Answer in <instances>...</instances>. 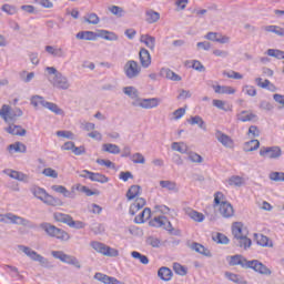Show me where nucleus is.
<instances>
[{
  "instance_id": "obj_49",
  "label": "nucleus",
  "mask_w": 284,
  "mask_h": 284,
  "mask_svg": "<svg viewBox=\"0 0 284 284\" xmlns=\"http://www.w3.org/2000/svg\"><path fill=\"white\" fill-rule=\"evenodd\" d=\"M123 93L126 94V97H130V99H135L138 101L139 98V90L134 87H124Z\"/></svg>"
},
{
  "instance_id": "obj_29",
  "label": "nucleus",
  "mask_w": 284,
  "mask_h": 284,
  "mask_svg": "<svg viewBox=\"0 0 284 284\" xmlns=\"http://www.w3.org/2000/svg\"><path fill=\"white\" fill-rule=\"evenodd\" d=\"M75 38L84 41H97L98 36L93 31H80L77 33Z\"/></svg>"
},
{
  "instance_id": "obj_48",
  "label": "nucleus",
  "mask_w": 284,
  "mask_h": 284,
  "mask_svg": "<svg viewBox=\"0 0 284 284\" xmlns=\"http://www.w3.org/2000/svg\"><path fill=\"white\" fill-rule=\"evenodd\" d=\"M214 108H217V110H223L224 112H232V105L226 104L223 100H213Z\"/></svg>"
},
{
  "instance_id": "obj_31",
  "label": "nucleus",
  "mask_w": 284,
  "mask_h": 284,
  "mask_svg": "<svg viewBox=\"0 0 284 284\" xmlns=\"http://www.w3.org/2000/svg\"><path fill=\"white\" fill-rule=\"evenodd\" d=\"M158 276L162 281H171L172 280V270L168 266H162L158 271Z\"/></svg>"
},
{
  "instance_id": "obj_62",
  "label": "nucleus",
  "mask_w": 284,
  "mask_h": 284,
  "mask_svg": "<svg viewBox=\"0 0 284 284\" xmlns=\"http://www.w3.org/2000/svg\"><path fill=\"white\" fill-rule=\"evenodd\" d=\"M146 244L151 245V247H161V240L154 236H149L146 239Z\"/></svg>"
},
{
  "instance_id": "obj_35",
  "label": "nucleus",
  "mask_w": 284,
  "mask_h": 284,
  "mask_svg": "<svg viewBox=\"0 0 284 284\" xmlns=\"http://www.w3.org/2000/svg\"><path fill=\"white\" fill-rule=\"evenodd\" d=\"M171 150L174 152H180V154H187V144L185 142H173L171 144Z\"/></svg>"
},
{
  "instance_id": "obj_53",
  "label": "nucleus",
  "mask_w": 284,
  "mask_h": 284,
  "mask_svg": "<svg viewBox=\"0 0 284 284\" xmlns=\"http://www.w3.org/2000/svg\"><path fill=\"white\" fill-rule=\"evenodd\" d=\"M84 21L87 23H90L91 26H98V23L101 21V19L99 18V16L97 13H88L84 17Z\"/></svg>"
},
{
  "instance_id": "obj_2",
  "label": "nucleus",
  "mask_w": 284,
  "mask_h": 284,
  "mask_svg": "<svg viewBox=\"0 0 284 284\" xmlns=\"http://www.w3.org/2000/svg\"><path fill=\"white\" fill-rule=\"evenodd\" d=\"M45 71L49 74L48 81L57 88V90H70V80L63 73L59 72L54 67H47Z\"/></svg>"
},
{
  "instance_id": "obj_28",
  "label": "nucleus",
  "mask_w": 284,
  "mask_h": 284,
  "mask_svg": "<svg viewBox=\"0 0 284 284\" xmlns=\"http://www.w3.org/2000/svg\"><path fill=\"white\" fill-rule=\"evenodd\" d=\"M190 125H197L200 130H203L204 132H207V124H205V121L201 115L191 116L190 120H187Z\"/></svg>"
},
{
  "instance_id": "obj_3",
  "label": "nucleus",
  "mask_w": 284,
  "mask_h": 284,
  "mask_svg": "<svg viewBox=\"0 0 284 284\" xmlns=\"http://www.w3.org/2000/svg\"><path fill=\"white\" fill-rule=\"evenodd\" d=\"M32 194L36 196V199H39V201H42V203L45 205H51V207H61V205H63V201H61V199L50 195L42 187H33Z\"/></svg>"
},
{
  "instance_id": "obj_64",
  "label": "nucleus",
  "mask_w": 284,
  "mask_h": 284,
  "mask_svg": "<svg viewBox=\"0 0 284 284\" xmlns=\"http://www.w3.org/2000/svg\"><path fill=\"white\" fill-rule=\"evenodd\" d=\"M104 256L116 257L119 256V250L106 246V250L104 251Z\"/></svg>"
},
{
  "instance_id": "obj_10",
  "label": "nucleus",
  "mask_w": 284,
  "mask_h": 284,
  "mask_svg": "<svg viewBox=\"0 0 284 284\" xmlns=\"http://www.w3.org/2000/svg\"><path fill=\"white\" fill-rule=\"evenodd\" d=\"M161 100L159 98L138 99L132 102L133 108H143V110H152V108H159Z\"/></svg>"
},
{
  "instance_id": "obj_11",
  "label": "nucleus",
  "mask_w": 284,
  "mask_h": 284,
  "mask_svg": "<svg viewBox=\"0 0 284 284\" xmlns=\"http://www.w3.org/2000/svg\"><path fill=\"white\" fill-rule=\"evenodd\" d=\"M0 116L4 120L8 121L10 119L11 121L17 119V116H23V111L19 108L16 109H10V105L3 104L1 110H0Z\"/></svg>"
},
{
  "instance_id": "obj_19",
  "label": "nucleus",
  "mask_w": 284,
  "mask_h": 284,
  "mask_svg": "<svg viewBox=\"0 0 284 284\" xmlns=\"http://www.w3.org/2000/svg\"><path fill=\"white\" fill-rule=\"evenodd\" d=\"M140 63L143 68H148L152 65V57L150 55V51L148 49L142 48L139 52Z\"/></svg>"
},
{
  "instance_id": "obj_1",
  "label": "nucleus",
  "mask_w": 284,
  "mask_h": 284,
  "mask_svg": "<svg viewBox=\"0 0 284 284\" xmlns=\"http://www.w3.org/2000/svg\"><path fill=\"white\" fill-rule=\"evenodd\" d=\"M233 243L236 247L242 250H250L252 247V240L247 237V231L243 227L241 222L232 224Z\"/></svg>"
},
{
  "instance_id": "obj_23",
  "label": "nucleus",
  "mask_w": 284,
  "mask_h": 284,
  "mask_svg": "<svg viewBox=\"0 0 284 284\" xmlns=\"http://www.w3.org/2000/svg\"><path fill=\"white\" fill-rule=\"evenodd\" d=\"M94 278L104 284H123V282L116 280V277H112L103 273H95Z\"/></svg>"
},
{
  "instance_id": "obj_44",
  "label": "nucleus",
  "mask_w": 284,
  "mask_h": 284,
  "mask_svg": "<svg viewBox=\"0 0 284 284\" xmlns=\"http://www.w3.org/2000/svg\"><path fill=\"white\" fill-rule=\"evenodd\" d=\"M161 74L162 77H165V79H170L171 81H181V75L174 73V71L170 69H162Z\"/></svg>"
},
{
  "instance_id": "obj_56",
  "label": "nucleus",
  "mask_w": 284,
  "mask_h": 284,
  "mask_svg": "<svg viewBox=\"0 0 284 284\" xmlns=\"http://www.w3.org/2000/svg\"><path fill=\"white\" fill-rule=\"evenodd\" d=\"M190 63H192L191 68H193V70H196L197 72H205V67L203 65V63H201V61H186L185 65H190Z\"/></svg>"
},
{
  "instance_id": "obj_27",
  "label": "nucleus",
  "mask_w": 284,
  "mask_h": 284,
  "mask_svg": "<svg viewBox=\"0 0 284 284\" xmlns=\"http://www.w3.org/2000/svg\"><path fill=\"white\" fill-rule=\"evenodd\" d=\"M211 88L214 90L215 94H234V92H236L232 87L211 84Z\"/></svg>"
},
{
  "instance_id": "obj_51",
  "label": "nucleus",
  "mask_w": 284,
  "mask_h": 284,
  "mask_svg": "<svg viewBox=\"0 0 284 284\" xmlns=\"http://www.w3.org/2000/svg\"><path fill=\"white\" fill-rule=\"evenodd\" d=\"M161 19V14L154 10L146 11V21L149 23H156Z\"/></svg>"
},
{
  "instance_id": "obj_6",
  "label": "nucleus",
  "mask_w": 284,
  "mask_h": 284,
  "mask_svg": "<svg viewBox=\"0 0 284 284\" xmlns=\"http://www.w3.org/2000/svg\"><path fill=\"white\" fill-rule=\"evenodd\" d=\"M18 247H19V250H21V252H23L27 256H29V258H31V261H36L37 263H40L41 267H47V268L52 267V264L50 263V261L48 258H45L41 254L37 253L29 246L19 245Z\"/></svg>"
},
{
  "instance_id": "obj_59",
  "label": "nucleus",
  "mask_w": 284,
  "mask_h": 284,
  "mask_svg": "<svg viewBox=\"0 0 284 284\" xmlns=\"http://www.w3.org/2000/svg\"><path fill=\"white\" fill-rule=\"evenodd\" d=\"M130 160L133 162V163H140V164H145V156H143L142 153H134L131 155Z\"/></svg>"
},
{
  "instance_id": "obj_55",
  "label": "nucleus",
  "mask_w": 284,
  "mask_h": 284,
  "mask_svg": "<svg viewBox=\"0 0 284 284\" xmlns=\"http://www.w3.org/2000/svg\"><path fill=\"white\" fill-rule=\"evenodd\" d=\"M213 241L220 243V245H227L230 243V239L223 233H216V235L213 236Z\"/></svg>"
},
{
  "instance_id": "obj_13",
  "label": "nucleus",
  "mask_w": 284,
  "mask_h": 284,
  "mask_svg": "<svg viewBox=\"0 0 284 284\" xmlns=\"http://www.w3.org/2000/svg\"><path fill=\"white\" fill-rule=\"evenodd\" d=\"M150 225L152 227H163L164 230H166V232H169V234H174V227H172V222L165 216L154 217L150 222Z\"/></svg>"
},
{
  "instance_id": "obj_37",
  "label": "nucleus",
  "mask_w": 284,
  "mask_h": 284,
  "mask_svg": "<svg viewBox=\"0 0 284 284\" xmlns=\"http://www.w3.org/2000/svg\"><path fill=\"white\" fill-rule=\"evenodd\" d=\"M30 102H31V105L36 108V110H39L40 105L42 108H45V103H48V101H45V99L41 95H32L30 99Z\"/></svg>"
},
{
  "instance_id": "obj_30",
  "label": "nucleus",
  "mask_w": 284,
  "mask_h": 284,
  "mask_svg": "<svg viewBox=\"0 0 284 284\" xmlns=\"http://www.w3.org/2000/svg\"><path fill=\"white\" fill-rule=\"evenodd\" d=\"M141 194V185L133 184L130 186V189L126 192V199L128 201H133V199H136Z\"/></svg>"
},
{
  "instance_id": "obj_4",
  "label": "nucleus",
  "mask_w": 284,
  "mask_h": 284,
  "mask_svg": "<svg viewBox=\"0 0 284 284\" xmlns=\"http://www.w3.org/2000/svg\"><path fill=\"white\" fill-rule=\"evenodd\" d=\"M225 196L221 192L214 194V207L219 205V212L223 219H232L234 216V206L227 201H223Z\"/></svg>"
},
{
  "instance_id": "obj_43",
  "label": "nucleus",
  "mask_w": 284,
  "mask_h": 284,
  "mask_svg": "<svg viewBox=\"0 0 284 284\" xmlns=\"http://www.w3.org/2000/svg\"><path fill=\"white\" fill-rule=\"evenodd\" d=\"M7 132H9V134H13L14 136H26V129L19 126V125H10L7 129Z\"/></svg>"
},
{
  "instance_id": "obj_32",
  "label": "nucleus",
  "mask_w": 284,
  "mask_h": 284,
  "mask_svg": "<svg viewBox=\"0 0 284 284\" xmlns=\"http://www.w3.org/2000/svg\"><path fill=\"white\" fill-rule=\"evenodd\" d=\"M45 52H48V54H51V57H58V58L65 57V52L63 51L62 48H57L53 45H47Z\"/></svg>"
},
{
  "instance_id": "obj_15",
  "label": "nucleus",
  "mask_w": 284,
  "mask_h": 284,
  "mask_svg": "<svg viewBox=\"0 0 284 284\" xmlns=\"http://www.w3.org/2000/svg\"><path fill=\"white\" fill-rule=\"evenodd\" d=\"M215 139L221 143L224 148L232 149L234 148V140L230 138V135L223 133L222 131L215 132Z\"/></svg>"
},
{
  "instance_id": "obj_22",
  "label": "nucleus",
  "mask_w": 284,
  "mask_h": 284,
  "mask_svg": "<svg viewBox=\"0 0 284 284\" xmlns=\"http://www.w3.org/2000/svg\"><path fill=\"white\" fill-rule=\"evenodd\" d=\"M83 174H88L90 181H94L95 183H108L110 179L101 173H94L88 170H83Z\"/></svg>"
},
{
  "instance_id": "obj_42",
  "label": "nucleus",
  "mask_w": 284,
  "mask_h": 284,
  "mask_svg": "<svg viewBox=\"0 0 284 284\" xmlns=\"http://www.w3.org/2000/svg\"><path fill=\"white\" fill-rule=\"evenodd\" d=\"M261 148V142L258 140H251L244 143V152H254Z\"/></svg>"
},
{
  "instance_id": "obj_38",
  "label": "nucleus",
  "mask_w": 284,
  "mask_h": 284,
  "mask_svg": "<svg viewBox=\"0 0 284 284\" xmlns=\"http://www.w3.org/2000/svg\"><path fill=\"white\" fill-rule=\"evenodd\" d=\"M150 216H152V210H150V207H145L141 212V214L135 216L134 222L135 223H145V221H148V219H150Z\"/></svg>"
},
{
  "instance_id": "obj_41",
  "label": "nucleus",
  "mask_w": 284,
  "mask_h": 284,
  "mask_svg": "<svg viewBox=\"0 0 284 284\" xmlns=\"http://www.w3.org/2000/svg\"><path fill=\"white\" fill-rule=\"evenodd\" d=\"M9 152H20L22 154H26L28 148L26 146V144L21 143V142H16L13 144H10L8 146Z\"/></svg>"
},
{
  "instance_id": "obj_58",
  "label": "nucleus",
  "mask_w": 284,
  "mask_h": 284,
  "mask_svg": "<svg viewBox=\"0 0 284 284\" xmlns=\"http://www.w3.org/2000/svg\"><path fill=\"white\" fill-rule=\"evenodd\" d=\"M266 54H268V57H274L275 59H284V51L278 49H268Z\"/></svg>"
},
{
  "instance_id": "obj_17",
  "label": "nucleus",
  "mask_w": 284,
  "mask_h": 284,
  "mask_svg": "<svg viewBox=\"0 0 284 284\" xmlns=\"http://www.w3.org/2000/svg\"><path fill=\"white\" fill-rule=\"evenodd\" d=\"M204 39H207V41H215L216 43L225 44L230 41V37L223 36L219 32H209L204 37Z\"/></svg>"
},
{
  "instance_id": "obj_45",
  "label": "nucleus",
  "mask_w": 284,
  "mask_h": 284,
  "mask_svg": "<svg viewBox=\"0 0 284 284\" xmlns=\"http://www.w3.org/2000/svg\"><path fill=\"white\" fill-rule=\"evenodd\" d=\"M160 185L164 187V190H169L170 192H179V187H176V182H172L170 180L160 181Z\"/></svg>"
},
{
  "instance_id": "obj_7",
  "label": "nucleus",
  "mask_w": 284,
  "mask_h": 284,
  "mask_svg": "<svg viewBox=\"0 0 284 284\" xmlns=\"http://www.w3.org/2000/svg\"><path fill=\"white\" fill-rule=\"evenodd\" d=\"M53 216L58 223H64L65 225H69V227H74V230H83V227H85V223L74 221L72 215L57 212Z\"/></svg>"
},
{
  "instance_id": "obj_46",
  "label": "nucleus",
  "mask_w": 284,
  "mask_h": 284,
  "mask_svg": "<svg viewBox=\"0 0 284 284\" xmlns=\"http://www.w3.org/2000/svg\"><path fill=\"white\" fill-rule=\"evenodd\" d=\"M186 214L190 216V219L196 221L197 223H203V221H205V215H203V213H199V211L189 210Z\"/></svg>"
},
{
  "instance_id": "obj_63",
  "label": "nucleus",
  "mask_w": 284,
  "mask_h": 284,
  "mask_svg": "<svg viewBox=\"0 0 284 284\" xmlns=\"http://www.w3.org/2000/svg\"><path fill=\"white\" fill-rule=\"evenodd\" d=\"M42 174H44V176H50L51 179H58L59 178V173L53 170L52 168H47L42 171Z\"/></svg>"
},
{
  "instance_id": "obj_52",
  "label": "nucleus",
  "mask_w": 284,
  "mask_h": 284,
  "mask_svg": "<svg viewBox=\"0 0 284 284\" xmlns=\"http://www.w3.org/2000/svg\"><path fill=\"white\" fill-rule=\"evenodd\" d=\"M229 185L234 186V187H241L244 183L243 178L239 176V175H232L229 180H227Z\"/></svg>"
},
{
  "instance_id": "obj_26",
  "label": "nucleus",
  "mask_w": 284,
  "mask_h": 284,
  "mask_svg": "<svg viewBox=\"0 0 284 284\" xmlns=\"http://www.w3.org/2000/svg\"><path fill=\"white\" fill-rule=\"evenodd\" d=\"M140 42L144 43L149 50L154 51V48L156 47V38L150 36V34H142L140 37Z\"/></svg>"
},
{
  "instance_id": "obj_18",
  "label": "nucleus",
  "mask_w": 284,
  "mask_h": 284,
  "mask_svg": "<svg viewBox=\"0 0 284 284\" xmlns=\"http://www.w3.org/2000/svg\"><path fill=\"white\" fill-rule=\"evenodd\" d=\"M229 264L231 266L240 265L244 270H247L250 261H247L243 255H233L230 257Z\"/></svg>"
},
{
  "instance_id": "obj_54",
  "label": "nucleus",
  "mask_w": 284,
  "mask_h": 284,
  "mask_svg": "<svg viewBox=\"0 0 284 284\" xmlns=\"http://www.w3.org/2000/svg\"><path fill=\"white\" fill-rule=\"evenodd\" d=\"M187 159L191 161V163H202L203 162V156L201 154L194 152V151H189L187 153Z\"/></svg>"
},
{
  "instance_id": "obj_20",
  "label": "nucleus",
  "mask_w": 284,
  "mask_h": 284,
  "mask_svg": "<svg viewBox=\"0 0 284 284\" xmlns=\"http://www.w3.org/2000/svg\"><path fill=\"white\" fill-rule=\"evenodd\" d=\"M51 190H53V192H57L58 194H62L64 199H75L77 196V193H74V191H69L63 185H52Z\"/></svg>"
},
{
  "instance_id": "obj_40",
  "label": "nucleus",
  "mask_w": 284,
  "mask_h": 284,
  "mask_svg": "<svg viewBox=\"0 0 284 284\" xmlns=\"http://www.w3.org/2000/svg\"><path fill=\"white\" fill-rule=\"evenodd\" d=\"M103 152H109V154H121V148L116 144L105 143L102 145Z\"/></svg>"
},
{
  "instance_id": "obj_9",
  "label": "nucleus",
  "mask_w": 284,
  "mask_h": 284,
  "mask_svg": "<svg viewBox=\"0 0 284 284\" xmlns=\"http://www.w3.org/2000/svg\"><path fill=\"white\" fill-rule=\"evenodd\" d=\"M123 70L126 79H136L141 74V67L134 60L126 61Z\"/></svg>"
},
{
  "instance_id": "obj_5",
  "label": "nucleus",
  "mask_w": 284,
  "mask_h": 284,
  "mask_svg": "<svg viewBox=\"0 0 284 284\" xmlns=\"http://www.w3.org/2000/svg\"><path fill=\"white\" fill-rule=\"evenodd\" d=\"M40 227L41 230H44L45 234L51 236V239H58L59 241H70V234H68V232L50 223H42L40 224Z\"/></svg>"
},
{
  "instance_id": "obj_36",
  "label": "nucleus",
  "mask_w": 284,
  "mask_h": 284,
  "mask_svg": "<svg viewBox=\"0 0 284 284\" xmlns=\"http://www.w3.org/2000/svg\"><path fill=\"white\" fill-rule=\"evenodd\" d=\"M236 116L237 121H242V123H247V121H254V119H256V114L250 111H242Z\"/></svg>"
},
{
  "instance_id": "obj_61",
  "label": "nucleus",
  "mask_w": 284,
  "mask_h": 284,
  "mask_svg": "<svg viewBox=\"0 0 284 284\" xmlns=\"http://www.w3.org/2000/svg\"><path fill=\"white\" fill-rule=\"evenodd\" d=\"M268 178L271 181L281 182V181H284V173L283 172H271Z\"/></svg>"
},
{
  "instance_id": "obj_14",
  "label": "nucleus",
  "mask_w": 284,
  "mask_h": 284,
  "mask_svg": "<svg viewBox=\"0 0 284 284\" xmlns=\"http://www.w3.org/2000/svg\"><path fill=\"white\" fill-rule=\"evenodd\" d=\"M247 270H254L257 274H264L265 276H270L272 274V270L258 260L248 261Z\"/></svg>"
},
{
  "instance_id": "obj_34",
  "label": "nucleus",
  "mask_w": 284,
  "mask_h": 284,
  "mask_svg": "<svg viewBox=\"0 0 284 284\" xmlns=\"http://www.w3.org/2000/svg\"><path fill=\"white\" fill-rule=\"evenodd\" d=\"M191 250L197 252V254H202L203 256H212L210 250L205 248V246L196 242L192 243Z\"/></svg>"
},
{
  "instance_id": "obj_50",
  "label": "nucleus",
  "mask_w": 284,
  "mask_h": 284,
  "mask_svg": "<svg viewBox=\"0 0 284 284\" xmlns=\"http://www.w3.org/2000/svg\"><path fill=\"white\" fill-rule=\"evenodd\" d=\"M131 256H132V258H136L138 261H140V263H142V265H148L150 263V258L146 255H143L138 251L131 252Z\"/></svg>"
},
{
  "instance_id": "obj_8",
  "label": "nucleus",
  "mask_w": 284,
  "mask_h": 284,
  "mask_svg": "<svg viewBox=\"0 0 284 284\" xmlns=\"http://www.w3.org/2000/svg\"><path fill=\"white\" fill-rule=\"evenodd\" d=\"M51 255L53 258H58L62 263H67L68 265H73L78 270H81V263L75 256L68 255L63 251H52Z\"/></svg>"
},
{
  "instance_id": "obj_16",
  "label": "nucleus",
  "mask_w": 284,
  "mask_h": 284,
  "mask_svg": "<svg viewBox=\"0 0 284 284\" xmlns=\"http://www.w3.org/2000/svg\"><path fill=\"white\" fill-rule=\"evenodd\" d=\"M4 219H6V221H8V223H13V225H23L24 227H27V225H30L29 220H26L21 216L12 214V213L4 214Z\"/></svg>"
},
{
  "instance_id": "obj_47",
  "label": "nucleus",
  "mask_w": 284,
  "mask_h": 284,
  "mask_svg": "<svg viewBox=\"0 0 284 284\" xmlns=\"http://www.w3.org/2000/svg\"><path fill=\"white\" fill-rule=\"evenodd\" d=\"M90 245L99 254H102L103 256L105 255V250L108 248V245H105L104 243L92 241Z\"/></svg>"
},
{
  "instance_id": "obj_24",
  "label": "nucleus",
  "mask_w": 284,
  "mask_h": 284,
  "mask_svg": "<svg viewBox=\"0 0 284 284\" xmlns=\"http://www.w3.org/2000/svg\"><path fill=\"white\" fill-rule=\"evenodd\" d=\"M145 199L143 197H138L135 199V202L133 204H131L129 213L131 214V216H134L136 214V212H139V210H143V207H145Z\"/></svg>"
},
{
  "instance_id": "obj_57",
  "label": "nucleus",
  "mask_w": 284,
  "mask_h": 284,
  "mask_svg": "<svg viewBox=\"0 0 284 284\" xmlns=\"http://www.w3.org/2000/svg\"><path fill=\"white\" fill-rule=\"evenodd\" d=\"M173 270L175 274H179V276H185L187 274V268L180 263L173 264Z\"/></svg>"
},
{
  "instance_id": "obj_12",
  "label": "nucleus",
  "mask_w": 284,
  "mask_h": 284,
  "mask_svg": "<svg viewBox=\"0 0 284 284\" xmlns=\"http://www.w3.org/2000/svg\"><path fill=\"white\" fill-rule=\"evenodd\" d=\"M282 155L281 146H262L260 150V156L264 159H281Z\"/></svg>"
},
{
  "instance_id": "obj_21",
  "label": "nucleus",
  "mask_w": 284,
  "mask_h": 284,
  "mask_svg": "<svg viewBox=\"0 0 284 284\" xmlns=\"http://www.w3.org/2000/svg\"><path fill=\"white\" fill-rule=\"evenodd\" d=\"M254 239L261 247H274V242L266 235L254 233Z\"/></svg>"
},
{
  "instance_id": "obj_33",
  "label": "nucleus",
  "mask_w": 284,
  "mask_h": 284,
  "mask_svg": "<svg viewBox=\"0 0 284 284\" xmlns=\"http://www.w3.org/2000/svg\"><path fill=\"white\" fill-rule=\"evenodd\" d=\"M98 38L105 39V41H118L119 37L111 31L108 30H100L99 33H97Z\"/></svg>"
},
{
  "instance_id": "obj_60",
  "label": "nucleus",
  "mask_w": 284,
  "mask_h": 284,
  "mask_svg": "<svg viewBox=\"0 0 284 284\" xmlns=\"http://www.w3.org/2000/svg\"><path fill=\"white\" fill-rule=\"evenodd\" d=\"M2 12H6L7 14H17V7L6 3L1 7Z\"/></svg>"
},
{
  "instance_id": "obj_39",
  "label": "nucleus",
  "mask_w": 284,
  "mask_h": 284,
  "mask_svg": "<svg viewBox=\"0 0 284 284\" xmlns=\"http://www.w3.org/2000/svg\"><path fill=\"white\" fill-rule=\"evenodd\" d=\"M44 108L47 110H50V112H53V114H58L60 116H63L65 114L63 109L59 108V105L54 102H47Z\"/></svg>"
},
{
  "instance_id": "obj_25",
  "label": "nucleus",
  "mask_w": 284,
  "mask_h": 284,
  "mask_svg": "<svg viewBox=\"0 0 284 284\" xmlns=\"http://www.w3.org/2000/svg\"><path fill=\"white\" fill-rule=\"evenodd\" d=\"M4 172L10 176V179H14L16 181H27V183H30V175H26L22 172L13 170H7Z\"/></svg>"
}]
</instances>
